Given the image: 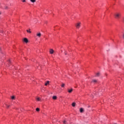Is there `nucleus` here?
Segmentation results:
<instances>
[{
    "instance_id": "f257e3e1",
    "label": "nucleus",
    "mask_w": 124,
    "mask_h": 124,
    "mask_svg": "<svg viewBox=\"0 0 124 124\" xmlns=\"http://www.w3.org/2000/svg\"><path fill=\"white\" fill-rule=\"evenodd\" d=\"M122 16V14L121 13L117 12L114 14V18L117 20H119V19L121 18V16Z\"/></svg>"
},
{
    "instance_id": "f03ea898",
    "label": "nucleus",
    "mask_w": 124,
    "mask_h": 124,
    "mask_svg": "<svg viewBox=\"0 0 124 124\" xmlns=\"http://www.w3.org/2000/svg\"><path fill=\"white\" fill-rule=\"evenodd\" d=\"M77 29H79L81 27V22H78L76 24Z\"/></svg>"
},
{
    "instance_id": "7ed1b4c3",
    "label": "nucleus",
    "mask_w": 124,
    "mask_h": 124,
    "mask_svg": "<svg viewBox=\"0 0 124 124\" xmlns=\"http://www.w3.org/2000/svg\"><path fill=\"white\" fill-rule=\"evenodd\" d=\"M23 41L25 42V43H28L29 42V40H28V38H24L23 39Z\"/></svg>"
},
{
    "instance_id": "20e7f679",
    "label": "nucleus",
    "mask_w": 124,
    "mask_h": 124,
    "mask_svg": "<svg viewBox=\"0 0 124 124\" xmlns=\"http://www.w3.org/2000/svg\"><path fill=\"white\" fill-rule=\"evenodd\" d=\"M36 99L37 101H41V99L39 97H36Z\"/></svg>"
},
{
    "instance_id": "39448f33",
    "label": "nucleus",
    "mask_w": 124,
    "mask_h": 124,
    "mask_svg": "<svg viewBox=\"0 0 124 124\" xmlns=\"http://www.w3.org/2000/svg\"><path fill=\"white\" fill-rule=\"evenodd\" d=\"M73 91V89H71L68 90V92H69V93H72Z\"/></svg>"
},
{
    "instance_id": "423d86ee",
    "label": "nucleus",
    "mask_w": 124,
    "mask_h": 124,
    "mask_svg": "<svg viewBox=\"0 0 124 124\" xmlns=\"http://www.w3.org/2000/svg\"><path fill=\"white\" fill-rule=\"evenodd\" d=\"M99 76H100V73H97L96 74V76H95L96 77H99Z\"/></svg>"
},
{
    "instance_id": "0eeeda50",
    "label": "nucleus",
    "mask_w": 124,
    "mask_h": 124,
    "mask_svg": "<svg viewBox=\"0 0 124 124\" xmlns=\"http://www.w3.org/2000/svg\"><path fill=\"white\" fill-rule=\"evenodd\" d=\"M79 111L81 113H83V112H84V109H83V108H80Z\"/></svg>"
},
{
    "instance_id": "6e6552de",
    "label": "nucleus",
    "mask_w": 124,
    "mask_h": 124,
    "mask_svg": "<svg viewBox=\"0 0 124 124\" xmlns=\"http://www.w3.org/2000/svg\"><path fill=\"white\" fill-rule=\"evenodd\" d=\"M37 36H38V37H40L41 36V33H38L36 34Z\"/></svg>"
},
{
    "instance_id": "1a4fd4ad",
    "label": "nucleus",
    "mask_w": 124,
    "mask_h": 124,
    "mask_svg": "<svg viewBox=\"0 0 124 124\" xmlns=\"http://www.w3.org/2000/svg\"><path fill=\"white\" fill-rule=\"evenodd\" d=\"M50 54H53V53H54V50L51 49L50 50Z\"/></svg>"
},
{
    "instance_id": "9d476101",
    "label": "nucleus",
    "mask_w": 124,
    "mask_h": 124,
    "mask_svg": "<svg viewBox=\"0 0 124 124\" xmlns=\"http://www.w3.org/2000/svg\"><path fill=\"white\" fill-rule=\"evenodd\" d=\"M52 98H53V99L56 100V99H57V98H58V97H57V96H53L52 97Z\"/></svg>"
},
{
    "instance_id": "9b49d317",
    "label": "nucleus",
    "mask_w": 124,
    "mask_h": 124,
    "mask_svg": "<svg viewBox=\"0 0 124 124\" xmlns=\"http://www.w3.org/2000/svg\"><path fill=\"white\" fill-rule=\"evenodd\" d=\"M26 31L29 33H31V29H29V30H27Z\"/></svg>"
},
{
    "instance_id": "f8f14e48",
    "label": "nucleus",
    "mask_w": 124,
    "mask_h": 124,
    "mask_svg": "<svg viewBox=\"0 0 124 124\" xmlns=\"http://www.w3.org/2000/svg\"><path fill=\"white\" fill-rule=\"evenodd\" d=\"M96 82H97V80L96 79H93L92 80V82L93 83H96Z\"/></svg>"
},
{
    "instance_id": "ddd939ff",
    "label": "nucleus",
    "mask_w": 124,
    "mask_h": 124,
    "mask_svg": "<svg viewBox=\"0 0 124 124\" xmlns=\"http://www.w3.org/2000/svg\"><path fill=\"white\" fill-rule=\"evenodd\" d=\"M76 105V103H73L72 104V106H73V107H75Z\"/></svg>"
},
{
    "instance_id": "4468645a",
    "label": "nucleus",
    "mask_w": 124,
    "mask_h": 124,
    "mask_svg": "<svg viewBox=\"0 0 124 124\" xmlns=\"http://www.w3.org/2000/svg\"><path fill=\"white\" fill-rule=\"evenodd\" d=\"M64 86H65V84L64 83H62L61 87L62 88H64Z\"/></svg>"
},
{
    "instance_id": "2eb2a0df",
    "label": "nucleus",
    "mask_w": 124,
    "mask_h": 124,
    "mask_svg": "<svg viewBox=\"0 0 124 124\" xmlns=\"http://www.w3.org/2000/svg\"><path fill=\"white\" fill-rule=\"evenodd\" d=\"M49 81H47L46 83H45V86H47V85H49Z\"/></svg>"
},
{
    "instance_id": "dca6fc26",
    "label": "nucleus",
    "mask_w": 124,
    "mask_h": 124,
    "mask_svg": "<svg viewBox=\"0 0 124 124\" xmlns=\"http://www.w3.org/2000/svg\"><path fill=\"white\" fill-rule=\"evenodd\" d=\"M40 109H39V108H36V111H37V112H39V111H40Z\"/></svg>"
},
{
    "instance_id": "f3484780",
    "label": "nucleus",
    "mask_w": 124,
    "mask_h": 124,
    "mask_svg": "<svg viewBox=\"0 0 124 124\" xmlns=\"http://www.w3.org/2000/svg\"><path fill=\"white\" fill-rule=\"evenodd\" d=\"M5 106H7V108H9V105H7V104H6V103H5Z\"/></svg>"
},
{
    "instance_id": "a211bd4d",
    "label": "nucleus",
    "mask_w": 124,
    "mask_h": 124,
    "mask_svg": "<svg viewBox=\"0 0 124 124\" xmlns=\"http://www.w3.org/2000/svg\"><path fill=\"white\" fill-rule=\"evenodd\" d=\"M31 2H35L36 0H30Z\"/></svg>"
},
{
    "instance_id": "6ab92c4d",
    "label": "nucleus",
    "mask_w": 124,
    "mask_h": 124,
    "mask_svg": "<svg viewBox=\"0 0 124 124\" xmlns=\"http://www.w3.org/2000/svg\"><path fill=\"white\" fill-rule=\"evenodd\" d=\"M12 99H15V96H13L11 97Z\"/></svg>"
},
{
    "instance_id": "aec40b11",
    "label": "nucleus",
    "mask_w": 124,
    "mask_h": 124,
    "mask_svg": "<svg viewBox=\"0 0 124 124\" xmlns=\"http://www.w3.org/2000/svg\"><path fill=\"white\" fill-rule=\"evenodd\" d=\"M63 124H66V121L64 120L63 122Z\"/></svg>"
},
{
    "instance_id": "412c9836",
    "label": "nucleus",
    "mask_w": 124,
    "mask_h": 124,
    "mask_svg": "<svg viewBox=\"0 0 124 124\" xmlns=\"http://www.w3.org/2000/svg\"><path fill=\"white\" fill-rule=\"evenodd\" d=\"M5 9H8V7L6 6V7H5Z\"/></svg>"
},
{
    "instance_id": "4be33fe9",
    "label": "nucleus",
    "mask_w": 124,
    "mask_h": 124,
    "mask_svg": "<svg viewBox=\"0 0 124 124\" xmlns=\"http://www.w3.org/2000/svg\"><path fill=\"white\" fill-rule=\"evenodd\" d=\"M122 21H123V22H124V17H123V18H122Z\"/></svg>"
},
{
    "instance_id": "5701e85b",
    "label": "nucleus",
    "mask_w": 124,
    "mask_h": 124,
    "mask_svg": "<svg viewBox=\"0 0 124 124\" xmlns=\"http://www.w3.org/2000/svg\"><path fill=\"white\" fill-rule=\"evenodd\" d=\"M22 2H26V0H22Z\"/></svg>"
},
{
    "instance_id": "b1692460",
    "label": "nucleus",
    "mask_w": 124,
    "mask_h": 124,
    "mask_svg": "<svg viewBox=\"0 0 124 124\" xmlns=\"http://www.w3.org/2000/svg\"><path fill=\"white\" fill-rule=\"evenodd\" d=\"M9 63H11V61L9 60Z\"/></svg>"
},
{
    "instance_id": "393cba45",
    "label": "nucleus",
    "mask_w": 124,
    "mask_h": 124,
    "mask_svg": "<svg viewBox=\"0 0 124 124\" xmlns=\"http://www.w3.org/2000/svg\"><path fill=\"white\" fill-rule=\"evenodd\" d=\"M123 39H124V33H123Z\"/></svg>"
},
{
    "instance_id": "a878e982",
    "label": "nucleus",
    "mask_w": 124,
    "mask_h": 124,
    "mask_svg": "<svg viewBox=\"0 0 124 124\" xmlns=\"http://www.w3.org/2000/svg\"><path fill=\"white\" fill-rule=\"evenodd\" d=\"M65 55H67V53H66V52H65Z\"/></svg>"
},
{
    "instance_id": "bb28decb",
    "label": "nucleus",
    "mask_w": 124,
    "mask_h": 124,
    "mask_svg": "<svg viewBox=\"0 0 124 124\" xmlns=\"http://www.w3.org/2000/svg\"><path fill=\"white\" fill-rule=\"evenodd\" d=\"M88 108H90V106H88Z\"/></svg>"
}]
</instances>
